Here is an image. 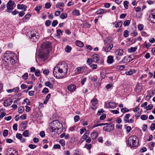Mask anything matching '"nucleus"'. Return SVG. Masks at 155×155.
<instances>
[{"instance_id":"1","label":"nucleus","mask_w":155,"mask_h":155,"mask_svg":"<svg viewBox=\"0 0 155 155\" xmlns=\"http://www.w3.org/2000/svg\"><path fill=\"white\" fill-rule=\"evenodd\" d=\"M68 66L64 61L59 62L54 68L53 73L57 78H62L64 76L68 70Z\"/></svg>"},{"instance_id":"2","label":"nucleus","mask_w":155,"mask_h":155,"mask_svg":"<svg viewBox=\"0 0 155 155\" xmlns=\"http://www.w3.org/2000/svg\"><path fill=\"white\" fill-rule=\"evenodd\" d=\"M51 43L49 42L44 43L41 45V49L39 55L40 58L46 59L48 57Z\"/></svg>"},{"instance_id":"3","label":"nucleus","mask_w":155,"mask_h":155,"mask_svg":"<svg viewBox=\"0 0 155 155\" xmlns=\"http://www.w3.org/2000/svg\"><path fill=\"white\" fill-rule=\"evenodd\" d=\"M16 54L9 51H6L2 56L3 60L6 62L12 64L15 62L14 58L16 56Z\"/></svg>"},{"instance_id":"4","label":"nucleus","mask_w":155,"mask_h":155,"mask_svg":"<svg viewBox=\"0 0 155 155\" xmlns=\"http://www.w3.org/2000/svg\"><path fill=\"white\" fill-rule=\"evenodd\" d=\"M128 142L130 146L135 147L137 146L138 143V138L136 136H131L128 138Z\"/></svg>"},{"instance_id":"5","label":"nucleus","mask_w":155,"mask_h":155,"mask_svg":"<svg viewBox=\"0 0 155 155\" xmlns=\"http://www.w3.org/2000/svg\"><path fill=\"white\" fill-rule=\"evenodd\" d=\"M29 38L31 41L36 42L39 38L38 33L36 31H31L30 36Z\"/></svg>"},{"instance_id":"6","label":"nucleus","mask_w":155,"mask_h":155,"mask_svg":"<svg viewBox=\"0 0 155 155\" xmlns=\"http://www.w3.org/2000/svg\"><path fill=\"white\" fill-rule=\"evenodd\" d=\"M51 125H53L58 130L61 129L62 130L63 128V125L58 120H57L53 121L51 123Z\"/></svg>"},{"instance_id":"7","label":"nucleus","mask_w":155,"mask_h":155,"mask_svg":"<svg viewBox=\"0 0 155 155\" xmlns=\"http://www.w3.org/2000/svg\"><path fill=\"white\" fill-rule=\"evenodd\" d=\"M148 19L150 22L155 23V9L151 11V12L149 15Z\"/></svg>"},{"instance_id":"8","label":"nucleus","mask_w":155,"mask_h":155,"mask_svg":"<svg viewBox=\"0 0 155 155\" xmlns=\"http://www.w3.org/2000/svg\"><path fill=\"white\" fill-rule=\"evenodd\" d=\"M14 4L15 2L14 1L12 0L9 1L7 4V9L6 11L8 12H10L14 8L13 5Z\"/></svg>"},{"instance_id":"9","label":"nucleus","mask_w":155,"mask_h":155,"mask_svg":"<svg viewBox=\"0 0 155 155\" xmlns=\"http://www.w3.org/2000/svg\"><path fill=\"white\" fill-rule=\"evenodd\" d=\"M114 127V125L113 124H109L107 126L103 127V129L106 131H110L112 130Z\"/></svg>"},{"instance_id":"10","label":"nucleus","mask_w":155,"mask_h":155,"mask_svg":"<svg viewBox=\"0 0 155 155\" xmlns=\"http://www.w3.org/2000/svg\"><path fill=\"white\" fill-rule=\"evenodd\" d=\"M105 104L107 108H114L116 105V104L114 102H107Z\"/></svg>"},{"instance_id":"11","label":"nucleus","mask_w":155,"mask_h":155,"mask_svg":"<svg viewBox=\"0 0 155 155\" xmlns=\"http://www.w3.org/2000/svg\"><path fill=\"white\" fill-rule=\"evenodd\" d=\"M12 102L13 101L11 99L5 100L3 103L4 106L5 107L9 106L12 104Z\"/></svg>"},{"instance_id":"12","label":"nucleus","mask_w":155,"mask_h":155,"mask_svg":"<svg viewBox=\"0 0 155 155\" xmlns=\"http://www.w3.org/2000/svg\"><path fill=\"white\" fill-rule=\"evenodd\" d=\"M68 88L69 91L73 92L76 89V86L74 84H71L68 86Z\"/></svg>"},{"instance_id":"13","label":"nucleus","mask_w":155,"mask_h":155,"mask_svg":"<svg viewBox=\"0 0 155 155\" xmlns=\"http://www.w3.org/2000/svg\"><path fill=\"white\" fill-rule=\"evenodd\" d=\"M93 62H97L99 59V56L97 54H94L91 56Z\"/></svg>"},{"instance_id":"14","label":"nucleus","mask_w":155,"mask_h":155,"mask_svg":"<svg viewBox=\"0 0 155 155\" xmlns=\"http://www.w3.org/2000/svg\"><path fill=\"white\" fill-rule=\"evenodd\" d=\"M131 58L130 56H126L123 59L122 62L124 63L129 62L131 61Z\"/></svg>"},{"instance_id":"15","label":"nucleus","mask_w":155,"mask_h":155,"mask_svg":"<svg viewBox=\"0 0 155 155\" xmlns=\"http://www.w3.org/2000/svg\"><path fill=\"white\" fill-rule=\"evenodd\" d=\"M113 47V45L112 44H108L105 47L104 50L105 51L108 52L110 51Z\"/></svg>"},{"instance_id":"16","label":"nucleus","mask_w":155,"mask_h":155,"mask_svg":"<svg viewBox=\"0 0 155 155\" xmlns=\"http://www.w3.org/2000/svg\"><path fill=\"white\" fill-rule=\"evenodd\" d=\"M84 71L83 67H78L76 69L75 73L76 74L82 73Z\"/></svg>"},{"instance_id":"17","label":"nucleus","mask_w":155,"mask_h":155,"mask_svg":"<svg viewBox=\"0 0 155 155\" xmlns=\"http://www.w3.org/2000/svg\"><path fill=\"white\" fill-rule=\"evenodd\" d=\"M27 6L23 4H18L17 5V8L18 9H22L24 11H25Z\"/></svg>"},{"instance_id":"18","label":"nucleus","mask_w":155,"mask_h":155,"mask_svg":"<svg viewBox=\"0 0 155 155\" xmlns=\"http://www.w3.org/2000/svg\"><path fill=\"white\" fill-rule=\"evenodd\" d=\"M107 61L108 64H111L114 61L113 56L111 55L109 56L107 58Z\"/></svg>"},{"instance_id":"19","label":"nucleus","mask_w":155,"mask_h":155,"mask_svg":"<svg viewBox=\"0 0 155 155\" xmlns=\"http://www.w3.org/2000/svg\"><path fill=\"white\" fill-rule=\"evenodd\" d=\"M116 53L118 56H122L124 53V51L122 49H118L116 51Z\"/></svg>"},{"instance_id":"20","label":"nucleus","mask_w":155,"mask_h":155,"mask_svg":"<svg viewBox=\"0 0 155 155\" xmlns=\"http://www.w3.org/2000/svg\"><path fill=\"white\" fill-rule=\"evenodd\" d=\"M115 25V26L116 28L120 27H121L123 24V22L120 21L119 22H115L113 23Z\"/></svg>"},{"instance_id":"21","label":"nucleus","mask_w":155,"mask_h":155,"mask_svg":"<svg viewBox=\"0 0 155 155\" xmlns=\"http://www.w3.org/2000/svg\"><path fill=\"white\" fill-rule=\"evenodd\" d=\"M98 136V133L97 132H93L91 134V137L93 139H96Z\"/></svg>"},{"instance_id":"22","label":"nucleus","mask_w":155,"mask_h":155,"mask_svg":"<svg viewBox=\"0 0 155 155\" xmlns=\"http://www.w3.org/2000/svg\"><path fill=\"white\" fill-rule=\"evenodd\" d=\"M75 44L76 45L80 47H82L84 46V43L81 41H77L75 42Z\"/></svg>"},{"instance_id":"23","label":"nucleus","mask_w":155,"mask_h":155,"mask_svg":"<svg viewBox=\"0 0 155 155\" xmlns=\"http://www.w3.org/2000/svg\"><path fill=\"white\" fill-rule=\"evenodd\" d=\"M107 12V11L105 10L100 8L96 12L97 14L101 15L104 13H106Z\"/></svg>"},{"instance_id":"24","label":"nucleus","mask_w":155,"mask_h":155,"mask_svg":"<svg viewBox=\"0 0 155 155\" xmlns=\"http://www.w3.org/2000/svg\"><path fill=\"white\" fill-rule=\"evenodd\" d=\"M111 38L110 37H108L105 40H104V44L105 45H108L111 42Z\"/></svg>"},{"instance_id":"25","label":"nucleus","mask_w":155,"mask_h":155,"mask_svg":"<svg viewBox=\"0 0 155 155\" xmlns=\"http://www.w3.org/2000/svg\"><path fill=\"white\" fill-rule=\"evenodd\" d=\"M141 88V85L139 84H137L136 86L135 91L137 92H139L140 91Z\"/></svg>"},{"instance_id":"26","label":"nucleus","mask_w":155,"mask_h":155,"mask_svg":"<svg viewBox=\"0 0 155 155\" xmlns=\"http://www.w3.org/2000/svg\"><path fill=\"white\" fill-rule=\"evenodd\" d=\"M130 114H126L125 115L124 118V121L125 123H126V122L128 120V119H129V118H130Z\"/></svg>"},{"instance_id":"27","label":"nucleus","mask_w":155,"mask_h":155,"mask_svg":"<svg viewBox=\"0 0 155 155\" xmlns=\"http://www.w3.org/2000/svg\"><path fill=\"white\" fill-rule=\"evenodd\" d=\"M137 49V48L136 47H131L128 49V51L129 52H134Z\"/></svg>"},{"instance_id":"28","label":"nucleus","mask_w":155,"mask_h":155,"mask_svg":"<svg viewBox=\"0 0 155 155\" xmlns=\"http://www.w3.org/2000/svg\"><path fill=\"white\" fill-rule=\"evenodd\" d=\"M57 128L55 127L53 125H51L50 128V131L52 132H56L57 131H58Z\"/></svg>"},{"instance_id":"29","label":"nucleus","mask_w":155,"mask_h":155,"mask_svg":"<svg viewBox=\"0 0 155 155\" xmlns=\"http://www.w3.org/2000/svg\"><path fill=\"white\" fill-rule=\"evenodd\" d=\"M92 104L93 106H95L97 103V101L96 98H94L91 101Z\"/></svg>"},{"instance_id":"30","label":"nucleus","mask_w":155,"mask_h":155,"mask_svg":"<svg viewBox=\"0 0 155 155\" xmlns=\"http://www.w3.org/2000/svg\"><path fill=\"white\" fill-rule=\"evenodd\" d=\"M71 49V47L68 45H67L65 48V51L66 52L68 53L70 52Z\"/></svg>"},{"instance_id":"31","label":"nucleus","mask_w":155,"mask_h":155,"mask_svg":"<svg viewBox=\"0 0 155 155\" xmlns=\"http://www.w3.org/2000/svg\"><path fill=\"white\" fill-rule=\"evenodd\" d=\"M22 135L24 137H28L29 135V133L28 130H25L23 132Z\"/></svg>"},{"instance_id":"32","label":"nucleus","mask_w":155,"mask_h":155,"mask_svg":"<svg viewBox=\"0 0 155 155\" xmlns=\"http://www.w3.org/2000/svg\"><path fill=\"white\" fill-rule=\"evenodd\" d=\"M64 3L62 2H59L56 5V8H59L61 7H64Z\"/></svg>"},{"instance_id":"33","label":"nucleus","mask_w":155,"mask_h":155,"mask_svg":"<svg viewBox=\"0 0 155 155\" xmlns=\"http://www.w3.org/2000/svg\"><path fill=\"white\" fill-rule=\"evenodd\" d=\"M45 85L46 86L49 87L50 88H52L53 87V85L49 81L46 82L45 83Z\"/></svg>"},{"instance_id":"34","label":"nucleus","mask_w":155,"mask_h":155,"mask_svg":"<svg viewBox=\"0 0 155 155\" xmlns=\"http://www.w3.org/2000/svg\"><path fill=\"white\" fill-rule=\"evenodd\" d=\"M135 72V71L134 70H130L129 71L126 72V74L128 75H131L134 73Z\"/></svg>"},{"instance_id":"35","label":"nucleus","mask_w":155,"mask_h":155,"mask_svg":"<svg viewBox=\"0 0 155 155\" xmlns=\"http://www.w3.org/2000/svg\"><path fill=\"white\" fill-rule=\"evenodd\" d=\"M73 14L74 15L78 16L79 15V12L78 10H76L73 11Z\"/></svg>"},{"instance_id":"36","label":"nucleus","mask_w":155,"mask_h":155,"mask_svg":"<svg viewBox=\"0 0 155 155\" xmlns=\"http://www.w3.org/2000/svg\"><path fill=\"white\" fill-rule=\"evenodd\" d=\"M67 17V14L66 13H62L60 15V18L62 19L66 18Z\"/></svg>"},{"instance_id":"37","label":"nucleus","mask_w":155,"mask_h":155,"mask_svg":"<svg viewBox=\"0 0 155 155\" xmlns=\"http://www.w3.org/2000/svg\"><path fill=\"white\" fill-rule=\"evenodd\" d=\"M25 103H26L27 105H29L30 103V102L29 99H28L27 98H26L24 101L22 103V104H24Z\"/></svg>"},{"instance_id":"38","label":"nucleus","mask_w":155,"mask_h":155,"mask_svg":"<svg viewBox=\"0 0 155 155\" xmlns=\"http://www.w3.org/2000/svg\"><path fill=\"white\" fill-rule=\"evenodd\" d=\"M65 141L64 140L61 139L59 141V143L62 146H64L65 145Z\"/></svg>"},{"instance_id":"39","label":"nucleus","mask_w":155,"mask_h":155,"mask_svg":"<svg viewBox=\"0 0 155 155\" xmlns=\"http://www.w3.org/2000/svg\"><path fill=\"white\" fill-rule=\"evenodd\" d=\"M24 110V108L23 107L21 106L18 108V112L19 113H22Z\"/></svg>"},{"instance_id":"40","label":"nucleus","mask_w":155,"mask_h":155,"mask_svg":"<svg viewBox=\"0 0 155 155\" xmlns=\"http://www.w3.org/2000/svg\"><path fill=\"white\" fill-rule=\"evenodd\" d=\"M140 118L143 120H145L147 119L148 116L145 115H142L140 116Z\"/></svg>"},{"instance_id":"41","label":"nucleus","mask_w":155,"mask_h":155,"mask_svg":"<svg viewBox=\"0 0 155 155\" xmlns=\"http://www.w3.org/2000/svg\"><path fill=\"white\" fill-rule=\"evenodd\" d=\"M129 31L128 30H125L124 31V36L125 37H127L129 36Z\"/></svg>"},{"instance_id":"42","label":"nucleus","mask_w":155,"mask_h":155,"mask_svg":"<svg viewBox=\"0 0 155 155\" xmlns=\"http://www.w3.org/2000/svg\"><path fill=\"white\" fill-rule=\"evenodd\" d=\"M89 134L87 133H85L82 137L83 139L86 140L88 137Z\"/></svg>"},{"instance_id":"43","label":"nucleus","mask_w":155,"mask_h":155,"mask_svg":"<svg viewBox=\"0 0 155 155\" xmlns=\"http://www.w3.org/2000/svg\"><path fill=\"white\" fill-rule=\"evenodd\" d=\"M153 107V105L152 104L149 105L147 106L146 107V108L147 110H151Z\"/></svg>"},{"instance_id":"44","label":"nucleus","mask_w":155,"mask_h":155,"mask_svg":"<svg viewBox=\"0 0 155 155\" xmlns=\"http://www.w3.org/2000/svg\"><path fill=\"white\" fill-rule=\"evenodd\" d=\"M129 3L128 1H125L124 2V5L125 8L126 9H127L128 8V5Z\"/></svg>"},{"instance_id":"45","label":"nucleus","mask_w":155,"mask_h":155,"mask_svg":"<svg viewBox=\"0 0 155 155\" xmlns=\"http://www.w3.org/2000/svg\"><path fill=\"white\" fill-rule=\"evenodd\" d=\"M28 75L27 73H25L22 77L23 79L27 80L28 78Z\"/></svg>"},{"instance_id":"46","label":"nucleus","mask_w":155,"mask_h":155,"mask_svg":"<svg viewBox=\"0 0 155 155\" xmlns=\"http://www.w3.org/2000/svg\"><path fill=\"white\" fill-rule=\"evenodd\" d=\"M130 24V21L129 20L125 21L124 23V26H128Z\"/></svg>"},{"instance_id":"47","label":"nucleus","mask_w":155,"mask_h":155,"mask_svg":"<svg viewBox=\"0 0 155 155\" xmlns=\"http://www.w3.org/2000/svg\"><path fill=\"white\" fill-rule=\"evenodd\" d=\"M92 81L96 82L97 80V76H94L92 77H91L90 78Z\"/></svg>"},{"instance_id":"48","label":"nucleus","mask_w":155,"mask_h":155,"mask_svg":"<svg viewBox=\"0 0 155 155\" xmlns=\"http://www.w3.org/2000/svg\"><path fill=\"white\" fill-rule=\"evenodd\" d=\"M121 112L123 113H125L127 112H128L129 111V110L127 108L125 107L122 108L121 109Z\"/></svg>"},{"instance_id":"49","label":"nucleus","mask_w":155,"mask_h":155,"mask_svg":"<svg viewBox=\"0 0 155 155\" xmlns=\"http://www.w3.org/2000/svg\"><path fill=\"white\" fill-rule=\"evenodd\" d=\"M41 7L40 6H37L35 7V10L38 13H39L40 10L41 9Z\"/></svg>"},{"instance_id":"50","label":"nucleus","mask_w":155,"mask_h":155,"mask_svg":"<svg viewBox=\"0 0 155 155\" xmlns=\"http://www.w3.org/2000/svg\"><path fill=\"white\" fill-rule=\"evenodd\" d=\"M144 26L142 24L139 25L138 26V28L140 31H141L143 30Z\"/></svg>"},{"instance_id":"51","label":"nucleus","mask_w":155,"mask_h":155,"mask_svg":"<svg viewBox=\"0 0 155 155\" xmlns=\"http://www.w3.org/2000/svg\"><path fill=\"white\" fill-rule=\"evenodd\" d=\"M106 115L105 114H102V115L100 117V119L101 120H104L106 117Z\"/></svg>"},{"instance_id":"52","label":"nucleus","mask_w":155,"mask_h":155,"mask_svg":"<svg viewBox=\"0 0 155 155\" xmlns=\"http://www.w3.org/2000/svg\"><path fill=\"white\" fill-rule=\"evenodd\" d=\"M8 133V131L7 130H5L3 133V135L4 137L6 136Z\"/></svg>"},{"instance_id":"53","label":"nucleus","mask_w":155,"mask_h":155,"mask_svg":"<svg viewBox=\"0 0 155 155\" xmlns=\"http://www.w3.org/2000/svg\"><path fill=\"white\" fill-rule=\"evenodd\" d=\"M58 24V22L57 20H54L52 22V25L53 27H55Z\"/></svg>"},{"instance_id":"54","label":"nucleus","mask_w":155,"mask_h":155,"mask_svg":"<svg viewBox=\"0 0 155 155\" xmlns=\"http://www.w3.org/2000/svg\"><path fill=\"white\" fill-rule=\"evenodd\" d=\"M53 148L55 149H60L61 148V146L59 144H56L54 145Z\"/></svg>"},{"instance_id":"55","label":"nucleus","mask_w":155,"mask_h":155,"mask_svg":"<svg viewBox=\"0 0 155 155\" xmlns=\"http://www.w3.org/2000/svg\"><path fill=\"white\" fill-rule=\"evenodd\" d=\"M35 74L37 76H39L40 74V71L38 69L36 70L35 73Z\"/></svg>"},{"instance_id":"56","label":"nucleus","mask_w":155,"mask_h":155,"mask_svg":"<svg viewBox=\"0 0 155 155\" xmlns=\"http://www.w3.org/2000/svg\"><path fill=\"white\" fill-rule=\"evenodd\" d=\"M91 147V144H88L86 143L85 145V147H86L87 149L90 150Z\"/></svg>"},{"instance_id":"57","label":"nucleus","mask_w":155,"mask_h":155,"mask_svg":"<svg viewBox=\"0 0 155 155\" xmlns=\"http://www.w3.org/2000/svg\"><path fill=\"white\" fill-rule=\"evenodd\" d=\"M74 118L75 122H77L79 120L80 118V117L78 115H75L74 116Z\"/></svg>"},{"instance_id":"58","label":"nucleus","mask_w":155,"mask_h":155,"mask_svg":"<svg viewBox=\"0 0 155 155\" xmlns=\"http://www.w3.org/2000/svg\"><path fill=\"white\" fill-rule=\"evenodd\" d=\"M16 137L19 139H21L22 137V135L20 133H17L16 134Z\"/></svg>"},{"instance_id":"59","label":"nucleus","mask_w":155,"mask_h":155,"mask_svg":"<svg viewBox=\"0 0 155 155\" xmlns=\"http://www.w3.org/2000/svg\"><path fill=\"white\" fill-rule=\"evenodd\" d=\"M126 129L127 132V133H128L131 130V127L130 126H127L126 127Z\"/></svg>"},{"instance_id":"60","label":"nucleus","mask_w":155,"mask_h":155,"mask_svg":"<svg viewBox=\"0 0 155 155\" xmlns=\"http://www.w3.org/2000/svg\"><path fill=\"white\" fill-rule=\"evenodd\" d=\"M155 129V124L152 123L150 126V129L151 130H153Z\"/></svg>"},{"instance_id":"61","label":"nucleus","mask_w":155,"mask_h":155,"mask_svg":"<svg viewBox=\"0 0 155 155\" xmlns=\"http://www.w3.org/2000/svg\"><path fill=\"white\" fill-rule=\"evenodd\" d=\"M80 133L81 134H82L84 132L86 131V129L84 127H83L82 129L80 130Z\"/></svg>"},{"instance_id":"62","label":"nucleus","mask_w":155,"mask_h":155,"mask_svg":"<svg viewBox=\"0 0 155 155\" xmlns=\"http://www.w3.org/2000/svg\"><path fill=\"white\" fill-rule=\"evenodd\" d=\"M51 6V4L49 3H47L45 4V8H50Z\"/></svg>"},{"instance_id":"63","label":"nucleus","mask_w":155,"mask_h":155,"mask_svg":"<svg viewBox=\"0 0 155 155\" xmlns=\"http://www.w3.org/2000/svg\"><path fill=\"white\" fill-rule=\"evenodd\" d=\"M97 65L94 64H93L90 66V67L92 68L93 70L96 69L97 68Z\"/></svg>"},{"instance_id":"64","label":"nucleus","mask_w":155,"mask_h":155,"mask_svg":"<svg viewBox=\"0 0 155 155\" xmlns=\"http://www.w3.org/2000/svg\"><path fill=\"white\" fill-rule=\"evenodd\" d=\"M28 147L31 149H34L36 147V146L34 144H30L29 145Z\"/></svg>"}]
</instances>
